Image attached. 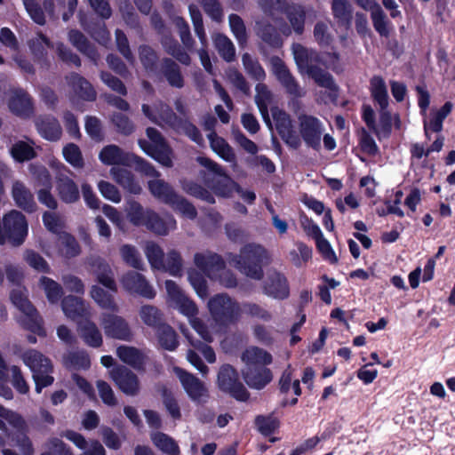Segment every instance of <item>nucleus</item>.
I'll return each instance as SVG.
<instances>
[{
  "label": "nucleus",
  "instance_id": "45",
  "mask_svg": "<svg viewBox=\"0 0 455 455\" xmlns=\"http://www.w3.org/2000/svg\"><path fill=\"white\" fill-rule=\"evenodd\" d=\"M116 181L125 190L133 195H139L141 187L136 180L134 175L124 169H120L113 172Z\"/></svg>",
  "mask_w": 455,
  "mask_h": 455
},
{
  "label": "nucleus",
  "instance_id": "17",
  "mask_svg": "<svg viewBox=\"0 0 455 455\" xmlns=\"http://www.w3.org/2000/svg\"><path fill=\"white\" fill-rule=\"evenodd\" d=\"M174 371L191 400L200 403L207 397V389L200 379L180 368H175Z\"/></svg>",
  "mask_w": 455,
  "mask_h": 455
},
{
  "label": "nucleus",
  "instance_id": "44",
  "mask_svg": "<svg viewBox=\"0 0 455 455\" xmlns=\"http://www.w3.org/2000/svg\"><path fill=\"white\" fill-rule=\"evenodd\" d=\"M156 335L159 345L166 350L172 351L179 345L175 331L168 324L162 323L159 325L156 329Z\"/></svg>",
  "mask_w": 455,
  "mask_h": 455
},
{
  "label": "nucleus",
  "instance_id": "42",
  "mask_svg": "<svg viewBox=\"0 0 455 455\" xmlns=\"http://www.w3.org/2000/svg\"><path fill=\"white\" fill-rule=\"evenodd\" d=\"M371 18L373 28L378 34L381 37H389L392 30V25L379 5L375 4V8L371 10Z\"/></svg>",
  "mask_w": 455,
  "mask_h": 455
},
{
  "label": "nucleus",
  "instance_id": "23",
  "mask_svg": "<svg viewBox=\"0 0 455 455\" xmlns=\"http://www.w3.org/2000/svg\"><path fill=\"white\" fill-rule=\"evenodd\" d=\"M100 162L105 165H125L132 162L135 156L124 152L120 147L110 144L105 146L99 154Z\"/></svg>",
  "mask_w": 455,
  "mask_h": 455
},
{
  "label": "nucleus",
  "instance_id": "34",
  "mask_svg": "<svg viewBox=\"0 0 455 455\" xmlns=\"http://www.w3.org/2000/svg\"><path fill=\"white\" fill-rule=\"evenodd\" d=\"M116 355L123 363L134 369H140L144 365V353L134 347L121 345L116 348Z\"/></svg>",
  "mask_w": 455,
  "mask_h": 455
},
{
  "label": "nucleus",
  "instance_id": "15",
  "mask_svg": "<svg viewBox=\"0 0 455 455\" xmlns=\"http://www.w3.org/2000/svg\"><path fill=\"white\" fill-rule=\"evenodd\" d=\"M124 289L130 293L138 294L143 298L152 299L156 296V291L148 283L146 278L140 273L129 271L120 279Z\"/></svg>",
  "mask_w": 455,
  "mask_h": 455
},
{
  "label": "nucleus",
  "instance_id": "1",
  "mask_svg": "<svg viewBox=\"0 0 455 455\" xmlns=\"http://www.w3.org/2000/svg\"><path fill=\"white\" fill-rule=\"evenodd\" d=\"M275 129L282 140L291 148L298 149L302 141L307 148L318 151L323 132V124L316 116L300 114L298 116L299 132L291 116L277 107L272 108Z\"/></svg>",
  "mask_w": 455,
  "mask_h": 455
},
{
  "label": "nucleus",
  "instance_id": "40",
  "mask_svg": "<svg viewBox=\"0 0 455 455\" xmlns=\"http://www.w3.org/2000/svg\"><path fill=\"white\" fill-rule=\"evenodd\" d=\"M161 43L168 54L183 65H190L191 58L189 54L180 46L176 39L171 36H166L163 37Z\"/></svg>",
  "mask_w": 455,
  "mask_h": 455
},
{
  "label": "nucleus",
  "instance_id": "46",
  "mask_svg": "<svg viewBox=\"0 0 455 455\" xmlns=\"http://www.w3.org/2000/svg\"><path fill=\"white\" fill-rule=\"evenodd\" d=\"M109 120L119 134L129 136L135 131V124L132 120L122 112H113Z\"/></svg>",
  "mask_w": 455,
  "mask_h": 455
},
{
  "label": "nucleus",
  "instance_id": "50",
  "mask_svg": "<svg viewBox=\"0 0 455 455\" xmlns=\"http://www.w3.org/2000/svg\"><path fill=\"white\" fill-rule=\"evenodd\" d=\"M215 47L220 57L227 62H232L235 57V48L232 41L223 34H218L214 39Z\"/></svg>",
  "mask_w": 455,
  "mask_h": 455
},
{
  "label": "nucleus",
  "instance_id": "7",
  "mask_svg": "<svg viewBox=\"0 0 455 455\" xmlns=\"http://www.w3.org/2000/svg\"><path fill=\"white\" fill-rule=\"evenodd\" d=\"M12 303L20 311L22 315L19 322L27 330L44 337L46 332L43 327V320L28 298V291L23 286L12 290L10 294Z\"/></svg>",
  "mask_w": 455,
  "mask_h": 455
},
{
  "label": "nucleus",
  "instance_id": "8",
  "mask_svg": "<svg viewBox=\"0 0 455 455\" xmlns=\"http://www.w3.org/2000/svg\"><path fill=\"white\" fill-rule=\"evenodd\" d=\"M146 134L149 140L140 139V148L151 158L164 167H172L173 151L163 134L154 127H148Z\"/></svg>",
  "mask_w": 455,
  "mask_h": 455
},
{
  "label": "nucleus",
  "instance_id": "57",
  "mask_svg": "<svg viewBox=\"0 0 455 455\" xmlns=\"http://www.w3.org/2000/svg\"><path fill=\"white\" fill-rule=\"evenodd\" d=\"M180 185L184 192L196 199H214L205 188L194 180L183 179Z\"/></svg>",
  "mask_w": 455,
  "mask_h": 455
},
{
  "label": "nucleus",
  "instance_id": "43",
  "mask_svg": "<svg viewBox=\"0 0 455 455\" xmlns=\"http://www.w3.org/2000/svg\"><path fill=\"white\" fill-rule=\"evenodd\" d=\"M56 188L60 199H79V190L75 181L67 175L57 177Z\"/></svg>",
  "mask_w": 455,
  "mask_h": 455
},
{
  "label": "nucleus",
  "instance_id": "64",
  "mask_svg": "<svg viewBox=\"0 0 455 455\" xmlns=\"http://www.w3.org/2000/svg\"><path fill=\"white\" fill-rule=\"evenodd\" d=\"M45 449L41 455H73L70 448L57 437L50 438L45 443Z\"/></svg>",
  "mask_w": 455,
  "mask_h": 455
},
{
  "label": "nucleus",
  "instance_id": "51",
  "mask_svg": "<svg viewBox=\"0 0 455 455\" xmlns=\"http://www.w3.org/2000/svg\"><path fill=\"white\" fill-rule=\"evenodd\" d=\"M64 363L71 370H85L90 367L91 361L85 351H71L65 355Z\"/></svg>",
  "mask_w": 455,
  "mask_h": 455
},
{
  "label": "nucleus",
  "instance_id": "4",
  "mask_svg": "<svg viewBox=\"0 0 455 455\" xmlns=\"http://www.w3.org/2000/svg\"><path fill=\"white\" fill-rule=\"evenodd\" d=\"M165 289L170 305L189 319L193 329L203 339L207 342H212V335L211 331H209L205 324L196 317L198 309L194 301H192L178 284L172 280L165 282Z\"/></svg>",
  "mask_w": 455,
  "mask_h": 455
},
{
  "label": "nucleus",
  "instance_id": "39",
  "mask_svg": "<svg viewBox=\"0 0 455 455\" xmlns=\"http://www.w3.org/2000/svg\"><path fill=\"white\" fill-rule=\"evenodd\" d=\"M210 146L222 159L227 162H233L235 159V152L232 147L225 139L217 135L215 132L208 134Z\"/></svg>",
  "mask_w": 455,
  "mask_h": 455
},
{
  "label": "nucleus",
  "instance_id": "49",
  "mask_svg": "<svg viewBox=\"0 0 455 455\" xmlns=\"http://www.w3.org/2000/svg\"><path fill=\"white\" fill-rule=\"evenodd\" d=\"M10 152L12 158L19 163L30 161L36 156L34 148L23 140L15 142L12 146Z\"/></svg>",
  "mask_w": 455,
  "mask_h": 455
},
{
  "label": "nucleus",
  "instance_id": "2",
  "mask_svg": "<svg viewBox=\"0 0 455 455\" xmlns=\"http://www.w3.org/2000/svg\"><path fill=\"white\" fill-rule=\"evenodd\" d=\"M196 162L205 167L206 171H200L204 183L214 195L220 197H231L234 193L243 195L242 188L225 171V169L206 156H197Z\"/></svg>",
  "mask_w": 455,
  "mask_h": 455
},
{
  "label": "nucleus",
  "instance_id": "13",
  "mask_svg": "<svg viewBox=\"0 0 455 455\" xmlns=\"http://www.w3.org/2000/svg\"><path fill=\"white\" fill-rule=\"evenodd\" d=\"M100 324L108 338L131 341L133 333L128 322L122 316L113 313H103L100 315Z\"/></svg>",
  "mask_w": 455,
  "mask_h": 455
},
{
  "label": "nucleus",
  "instance_id": "35",
  "mask_svg": "<svg viewBox=\"0 0 455 455\" xmlns=\"http://www.w3.org/2000/svg\"><path fill=\"white\" fill-rule=\"evenodd\" d=\"M148 188L156 199H185L177 194L170 183L162 179L148 180Z\"/></svg>",
  "mask_w": 455,
  "mask_h": 455
},
{
  "label": "nucleus",
  "instance_id": "52",
  "mask_svg": "<svg viewBox=\"0 0 455 455\" xmlns=\"http://www.w3.org/2000/svg\"><path fill=\"white\" fill-rule=\"evenodd\" d=\"M140 60L144 68L148 72H156L158 68V55L149 45H140L139 48Z\"/></svg>",
  "mask_w": 455,
  "mask_h": 455
},
{
  "label": "nucleus",
  "instance_id": "29",
  "mask_svg": "<svg viewBox=\"0 0 455 455\" xmlns=\"http://www.w3.org/2000/svg\"><path fill=\"white\" fill-rule=\"evenodd\" d=\"M241 359L245 367H265L273 362V356L270 353L256 346L247 347L243 352Z\"/></svg>",
  "mask_w": 455,
  "mask_h": 455
},
{
  "label": "nucleus",
  "instance_id": "24",
  "mask_svg": "<svg viewBox=\"0 0 455 455\" xmlns=\"http://www.w3.org/2000/svg\"><path fill=\"white\" fill-rule=\"evenodd\" d=\"M242 374L245 383L257 390L264 388L273 379L272 371L267 366L244 367Z\"/></svg>",
  "mask_w": 455,
  "mask_h": 455
},
{
  "label": "nucleus",
  "instance_id": "21",
  "mask_svg": "<svg viewBox=\"0 0 455 455\" xmlns=\"http://www.w3.org/2000/svg\"><path fill=\"white\" fill-rule=\"evenodd\" d=\"M66 81L79 99L90 102L96 100L97 92L94 87L80 74L71 72L66 76Z\"/></svg>",
  "mask_w": 455,
  "mask_h": 455
},
{
  "label": "nucleus",
  "instance_id": "36",
  "mask_svg": "<svg viewBox=\"0 0 455 455\" xmlns=\"http://www.w3.org/2000/svg\"><path fill=\"white\" fill-rule=\"evenodd\" d=\"M9 108L18 116H28L34 109L31 97L24 91L15 92L9 100Z\"/></svg>",
  "mask_w": 455,
  "mask_h": 455
},
{
  "label": "nucleus",
  "instance_id": "22",
  "mask_svg": "<svg viewBox=\"0 0 455 455\" xmlns=\"http://www.w3.org/2000/svg\"><path fill=\"white\" fill-rule=\"evenodd\" d=\"M264 292L275 299L288 298L290 289L286 277L278 272L269 273L265 281Z\"/></svg>",
  "mask_w": 455,
  "mask_h": 455
},
{
  "label": "nucleus",
  "instance_id": "62",
  "mask_svg": "<svg viewBox=\"0 0 455 455\" xmlns=\"http://www.w3.org/2000/svg\"><path fill=\"white\" fill-rule=\"evenodd\" d=\"M312 257V250L303 243H298L296 249L290 251L291 261L296 267H301Z\"/></svg>",
  "mask_w": 455,
  "mask_h": 455
},
{
  "label": "nucleus",
  "instance_id": "54",
  "mask_svg": "<svg viewBox=\"0 0 455 455\" xmlns=\"http://www.w3.org/2000/svg\"><path fill=\"white\" fill-rule=\"evenodd\" d=\"M242 63L247 74L254 80L262 81L265 79L266 73L264 68L250 53L245 52L242 55Z\"/></svg>",
  "mask_w": 455,
  "mask_h": 455
},
{
  "label": "nucleus",
  "instance_id": "3",
  "mask_svg": "<svg viewBox=\"0 0 455 455\" xmlns=\"http://www.w3.org/2000/svg\"><path fill=\"white\" fill-rule=\"evenodd\" d=\"M127 217L135 226H145L148 230L158 235H166L176 228V220L168 214H158L149 210H144L138 201H129Z\"/></svg>",
  "mask_w": 455,
  "mask_h": 455
},
{
  "label": "nucleus",
  "instance_id": "55",
  "mask_svg": "<svg viewBox=\"0 0 455 455\" xmlns=\"http://www.w3.org/2000/svg\"><path fill=\"white\" fill-rule=\"evenodd\" d=\"M140 316L145 324L156 330L163 323L162 314L160 310L154 306H142L140 310Z\"/></svg>",
  "mask_w": 455,
  "mask_h": 455
},
{
  "label": "nucleus",
  "instance_id": "32",
  "mask_svg": "<svg viewBox=\"0 0 455 455\" xmlns=\"http://www.w3.org/2000/svg\"><path fill=\"white\" fill-rule=\"evenodd\" d=\"M97 280L111 292H116L117 286L110 266L102 259H95L92 264Z\"/></svg>",
  "mask_w": 455,
  "mask_h": 455
},
{
  "label": "nucleus",
  "instance_id": "56",
  "mask_svg": "<svg viewBox=\"0 0 455 455\" xmlns=\"http://www.w3.org/2000/svg\"><path fill=\"white\" fill-rule=\"evenodd\" d=\"M120 253L123 260L130 267L141 270L143 261L139 251L131 244H124L120 248Z\"/></svg>",
  "mask_w": 455,
  "mask_h": 455
},
{
  "label": "nucleus",
  "instance_id": "30",
  "mask_svg": "<svg viewBox=\"0 0 455 455\" xmlns=\"http://www.w3.org/2000/svg\"><path fill=\"white\" fill-rule=\"evenodd\" d=\"M279 13L285 14L292 29L297 35L303 34L306 21V10L301 4L288 3Z\"/></svg>",
  "mask_w": 455,
  "mask_h": 455
},
{
  "label": "nucleus",
  "instance_id": "37",
  "mask_svg": "<svg viewBox=\"0 0 455 455\" xmlns=\"http://www.w3.org/2000/svg\"><path fill=\"white\" fill-rule=\"evenodd\" d=\"M370 92L373 100L380 109L388 107V93L384 79L380 76H373L370 80Z\"/></svg>",
  "mask_w": 455,
  "mask_h": 455
},
{
  "label": "nucleus",
  "instance_id": "14",
  "mask_svg": "<svg viewBox=\"0 0 455 455\" xmlns=\"http://www.w3.org/2000/svg\"><path fill=\"white\" fill-rule=\"evenodd\" d=\"M272 70L276 79L280 82L285 92L296 98L303 96V92L299 83L290 72L285 63L278 57L274 56L271 59Z\"/></svg>",
  "mask_w": 455,
  "mask_h": 455
},
{
  "label": "nucleus",
  "instance_id": "59",
  "mask_svg": "<svg viewBox=\"0 0 455 455\" xmlns=\"http://www.w3.org/2000/svg\"><path fill=\"white\" fill-rule=\"evenodd\" d=\"M259 35L263 42L273 48H280L283 45V39L271 24H266L259 28Z\"/></svg>",
  "mask_w": 455,
  "mask_h": 455
},
{
  "label": "nucleus",
  "instance_id": "19",
  "mask_svg": "<svg viewBox=\"0 0 455 455\" xmlns=\"http://www.w3.org/2000/svg\"><path fill=\"white\" fill-rule=\"evenodd\" d=\"M35 125L46 140L58 141L62 135V128L58 119L52 115H40L35 119Z\"/></svg>",
  "mask_w": 455,
  "mask_h": 455
},
{
  "label": "nucleus",
  "instance_id": "47",
  "mask_svg": "<svg viewBox=\"0 0 455 455\" xmlns=\"http://www.w3.org/2000/svg\"><path fill=\"white\" fill-rule=\"evenodd\" d=\"M153 443L164 453L168 455H179L180 448L177 443L164 433H155L151 436Z\"/></svg>",
  "mask_w": 455,
  "mask_h": 455
},
{
  "label": "nucleus",
  "instance_id": "31",
  "mask_svg": "<svg viewBox=\"0 0 455 455\" xmlns=\"http://www.w3.org/2000/svg\"><path fill=\"white\" fill-rule=\"evenodd\" d=\"M160 71L172 87L180 89L184 86L180 68L172 59L164 58L160 64Z\"/></svg>",
  "mask_w": 455,
  "mask_h": 455
},
{
  "label": "nucleus",
  "instance_id": "38",
  "mask_svg": "<svg viewBox=\"0 0 455 455\" xmlns=\"http://www.w3.org/2000/svg\"><path fill=\"white\" fill-rule=\"evenodd\" d=\"M293 55L298 68L301 71L307 72L309 66H314V62H320V56L316 52H308V50L301 44H296L293 47Z\"/></svg>",
  "mask_w": 455,
  "mask_h": 455
},
{
  "label": "nucleus",
  "instance_id": "11",
  "mask_svg": "<svg viewBox=\"0 0 455 455\" xmlns=\"http://www.w3.org/2000/svg\"><path fill=\"white\" fill-rule=\"evenodd\" d=\"M28 222L22 213L11 211L3 218V233L13 246L21 245L28 235Z\"/></svg>",
  "mask_w": 455,
  "mask_h": 455
},
{
  "label": "nucleus",
  "instance_id": "9",
  "mask_svg": "<svg viewBox=\"0 0 455 455\" xmlns=\"http://www.w3.org/2000/svg\"><path fill=\"white\" fill-rule=\"evenodd\" d=\"M208 309L213 320L228 325L236 323L243 315L242 304L227 293H220L208 301Z\"/></svg>",
  "mask_w": 455,
  "mask_h": 455
},
{
  "label": "nucleus",
  "instance_id": "48",
  "mask_svg": "<svg viewBox=\"0 0 455 455\" xmlns=\"http://www.w3.org/2000/svg\"><path fill=\"white\" fill-rule=\"evenodd\" d=\"M39 283L51 304H56L60 301L63 294V289L60 283L46 276H42Z\"/></svg>",
  "mask_w": 455,
  "mask_h": 455
},
{
  "label": "nucleus",
  "instance_id": "6",
  "mask_svg": "<svg viewBox=\"0 0 455 455\" xmlns=\"http://www.w3.org/2000/svg\"><path fill=\"white\" fill-rule=\"evenodd\" d=\"M268 259L267 250L260 244L248 243L238 255L230 259L234 266L247 276L259 280L263 276L262 265Z\"/></svg>",
  "mask_w": 455,
  "mask_h": 455
},
{
  "label": "nucleus",
  "instance_id": "20",
  "mask_svg": "<svg viewBox=\"0 0 455 455\" xmlns=\"http://www.w3.org/2000/svg\"><path fill=\"white\" fill-rule=\"evenodd\" d=\"M315 83L329 90L328 98L332 103H336L339 98V86L336 84L333 76L317 65L309 66L306 72Z\"/></svg>",
  "mask_w": 455,
  "mask_h": 455
},
{
  "label": "nucleus",
  "instance_id": "58",
  "mask_svg": "<svg viewBox=\"0 0 455 455\" xmlns=\"http://www.w3.org/2000/svg\"><path fill=\"white\" fill-rule=\"evenodd\" d=\"M168 272L173 276H179L182 274V259L180 254L172 250L164 257V267L161 269Z\"/></svg>",
  "mask_w": 455,
  "mask_h": 455
},
{
  "label": "nucleus",
  "instance_id": "27",
  "mask_svg": "<svg viewBox=\"0 0 455 455\" xmlns=\"http://www.w3.org/2000/svg\"><path fill=\"white\" fill-rule=\"evenodd\" d=\"M77 331L84 342L91 347H100L103 337L97 324L91 318H84L77 323Z\"/></svg>",
  "mask_w": 455,
  "mask_h": 455
},
{
  "label": "nucleus",
  "instance_id": "16",
  "mask_svg": "<svg viewBox=\"0 0 455 455\" xmlns=\"http://www.w3.org/2000/svg\"><path fill=\"white\" fill-rule=\"evenodd\" d=\"M110 375L120 390L127 395L134 396L140 391V382L137 375L124 366L112 369Z\"/></svg>",
  "mask_w": 455,
  "mask_h": 455
},
{
  "label": "nucleus",
  "instance_id": "33",
  "mask_svg": "<svg viewBox=\"0 0 455 455\" xmlns=\"http://www.w3.org/2000/svg\"><path fill=\"white\" fill-rule=\"evenodd\" d=\"M331 12L339 27L350 28L353 20V8L348 0H332Z\"/></svg>",
  "mask_w": 455,
  "mask_h": 455
},
{
  "label": "nucleus",
  "instance_id": "26",
  "mask_svg": "<svg viewBox=\"0 0 455 455\" xmlns=\"http://www.w3.org/2000/svg\"><path fill=\"white\" fill-rule=\"evenodd\" d=\"M62 436L82 450L83 453L81 455H107L105 448L97 440L87 441L81 434L73 430L66 431Z\"/></svg>",
  "mask_w": 455,
  "mask_h": 455
},
{
  "label": "nucleus",
  "instance_id": "28",
  "mask_svg": "<svg viewBox=\"0 0 455 455\" xmlns=\"http://www.w3.org/2000/svg\"><path fill=\"white\" fill-rule=\"evenodd\" d=\"M68 40L81 53L90 59L94 64L100 59V54L96 47L90 43L87 37L78 29H70L68 32Z\"/></svg>",
  "mask_w": 455,
  "mask_h": 455
},
{
  "label": "nucleus",
  "instance_id": "53",
  "mask_svg": "<svg viewBox=\"0 0 455 455\" xmlns=\"http://www.w3.org/2000/svg\"><path fill=\"white\" fill-rule=\"evenodd\" d=\"M145 254L152 268L161 270L164 267V254L161 247L154 242H148Z\"/></svg>",
  "mask_w": 455,
  "mask_h": 455
},
{
  "label": "nucleus",
  "instance_id": "25",
  "mask_svg": "<svg viewBox=\"0 0 455 455\" xmlns=\"http://www.w3.org/2000/svg\"><path fill=\"white\" fill-rule=\"evenodd\" d=\"M27 422L18 412L0 405V430L11 436V431H24Z\"/></svg>",
  "mask_w": 455,
  "mask_h": 455
},
{
  "label": "nucleus",
  "instance_id": "60",
  "mask_svg": "<svg viewBox=\"0 0 455 455\" xmlns=\"http://www.w3.org/2000/svg\"><path fill=\"white\" fill-rule=\"evenodd\" d=\"M28 46L35 56L43 57L46 54L45 47L52 49L53 44L46 35L38 32L37 37L28 42Z\"/></svg>",
  "mask_w": 455,
  "mask_h": 455
},
{
  "label": "nucleus",
  "instance_id": "12",
  "mask_svg": "<svg viewBox=\"0 0 455 455\" xmlns=\"http://www.w3.org/2000/svg\"><path fill=\"white\" fill-rule=\"evenodd\" d=\"M218 386L220 390L228 393L236 400L246 401L249 393L238 379L236 371L229 364L220 367L218 373Z\"/></svg>",
  "mask_w": 455,
  "mask_h": 455
},
{
  "label": "nucleus",
  "instance_id": "18",
  "mask_svg": "<svg viewBox=\"0 0 455 455\" xmlns=\"http://www.w3.org/2000/svg\"><path fill=\"white\" fill-rule=\"evenodd\" d=\"M61 308L65 315L77 323L84 318L92 317V308L84 299L68 295L61 301Z\"/></svg>",
  "mask_w": 455,
  "mask_h": 455
},
{
  "label": "nucleus",
  "instance_id": "61",
  "mask_svg": "<svg viewBox=\"0 0 455 455\" xmlns=\"http://www.w3.org/2000/svg\"><path fill=\"white\" fill-rule=\"evenodd\" d=\"M242 310L243 314H245L251 317L260 319L265 322H269L273 318L272 314L267 309L253 302L243 303Z\"/></svg>",
  "mask_w": 455,
  "mask_h": 455
},
{
  "label": "nucleus",
  "instance_id": "63",
  "mask_svg": "<svg viewBox=\"0 0 455 455\" xmlns=\"http://www.w3.org/2000/svg\"><path fill=\"white\" fill-rule=\"evenodd\" d=\"M28 427L24 431H15V433L12 435V440L15 442V444L23 455H33L35 449L32 441L28 436Z\"/></svg>",
  "mask_w": 455,
  "mask_h": 455
},
{
  "label": "nucleus",
  "instance_id": "41",
  "mask_svg": "<svg viewBox=\"0 0 455 455\" xmlns=\"http://www.w3.org/2000/svg\"><path fill=\"white\" fill-rule=\"evenodd\" d=\"M90 293L92 299L100 307L112 312L118 311V306L115 301L113 294L109 291H105L98 285H92Z\"/></svg>",
  "mask_w": 455,
  "mask_h": 455
},
{
  "label": "nucleus",
  "instance_id": "5",
  "mask_svg": "<svg viewBox=\"0 0 455 455\" xmlns=\"http://www.w3.org/2000/svg\"><path fill=\"white\" fill-rule=\"evenodd\" d=\"M194 263L211 280L219 282L226 288L237 285L235 275L226 268L223 259L212 251L197 252L194 256Z\"/></svg>",
  "mask_w": 455,
  "mask_h": 455
},
{
  "label": "nucleus",
  "instance_id": "10",
  "mask_svg": "<svg viewBox=\"0 0 455 455\" xmlns=\"http://www.w3.org/2000/svg\"><path fill=\"white\" fill-rule=\"evenodd\" d=\"M21 359L33 373L37 393L53 383L54 379L51 376L52 365L51 361L42 353L35 349H29L22 354Z\"/></svg>",
  "mask_w": 455,
  "mask_h": 455
}]
</instances>
